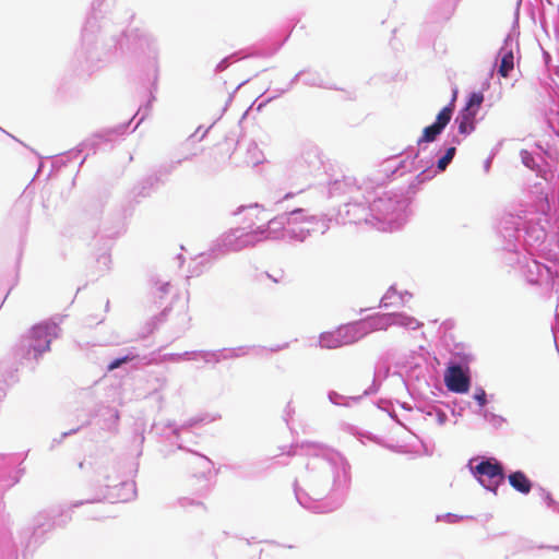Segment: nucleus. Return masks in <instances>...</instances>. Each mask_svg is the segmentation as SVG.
Segmentation results:
<instances>
[{"instance_id":"f257e3e1","label":"nucleus","mask_w":559,"mask_h":559,"mask_svg":"<svg viewBox=\"0 0 559 559\" xmlns=\"http://www.w3.org/2000/svg\"><path fill=\"white\" fill-rule=\"evenodd\" d=\"M309 456L305 472L295 480L298 503L318 514L338 509L350 485V465L340 452L321 443L305 441L295 447V454Z\"/></svg>"},{"instance_id":"f03ea898","label":"nucleus","mask_w":559,"mask_h":559,"mask_svg":"<svg viewBox=\"0 0 559 559\" xmlns=\"http://www.w3.org/2000/svg\"><path fill=\"white\" fill-rule=\"evenodd\" d=\"M114 14L106 17V20H100L99 25L100 28L96 33L98 40L96 44V47L107 46V45H115L111 47L110 55L105 59L99 61L97 64L92 67V64H88L83 57H79V52L81 50V46L75 51V60L79 63V67L86 72H93L95 70H98L102 68L106 62L110 60V58L114 55V51L117 49L118 46H122V38H132L138 48L140 49L141 53L143 55L145 61H144V69L147 75V80H152V85L154 88H156L158 75H159V53H160V46L158 38L148 32L141 31L139 28H132L128 32H121L119 35L117 34H109L108 27L109 22L114 21Z\"/></svg>"},{"instance_id":"7ed1b4c3","label":"nucleus","mask_w":559,"mask_h":559,"mask_svg":"<svg viewBox=\"0 0 559 559\" xmlns=\"http://www.w3.org/2000/svg\"><path fill=\"white\" fill-rule=\"evenodd\" d=\"M94 483L98 489L91 497L73 501L70 504L71 509L105 500L111 503L128 502L135 498V483L132 480H122L120 478L118 464L115 461H96L94 463Z\"/></svg>"},{"instance_id":"20e7f679","label":"nucleus","mask_w":559,"mask_h":559,"mask_svg":"<svg viewBox=\"0 0 559 559\" xmlns=\"http://www.w3.org/2000/svg\"><path fill=\"white\" fill-rule=\"evenodd\" d=\"M56 510H44L35 519L32 530L22 528L15 525L11 516L2 515L0 518V559H17L20 546L37 538L45 532L53 528L55 525H63L66 520L57 521Z\"/></svg>"},{"instance_id":"39448f33","label":"nucleus","mask_w":559,"mask_h":559,"mask_svg":"<svg viewBox=\"0 0 559 559\" xmlns=\"http://www.w3.org/2000/svg\"><path fill=\"white\" fill-rule=\"evenodd\" d=\"M373 181L364 180L358 183L356 178L343 176L335 179L329 186V194L331 198L346 197L347 201L340 210V214L348 223L359 224L365 218L366 209L365 201L369 200V195L373 193Z\"/></svg>"},{"instance_id":"423d86ee","label":"nucleus","mask_w":559,"mask_h":559,"mask_svg":"<svg viewBox=\"0 0 559 559\" xmlns=\"http://www.w3.org/2000/svg\"><path fill=\"white\" fill-rule=\"evenodd\" d=\"M116 3L106 0H93L91 13L87 15L81 32V50L79 57H83L88 64L94 67L99 61L105 60L111 52L114 45L96 47L98 37L97 32L100 28L99 21L106 20L112 15L111 8Z\"/></svg>"},{"instance_id":"0eeeda50","label":"nucleus","mask_w":559,"mask_h":559,"mask_svg":"<svg viewBox=\"0 0 559 559\" xmlns=\"http://www.w3.org/2000/svg\"><path fill=\"white\" fill-rule=\"evenodd\" d=\"M378 189L365 201L366 213L361 222L371 223V218L386 223L391 228L400 227L406 221L408 200L401 193L383 192L378 195Z\"/></svg>"},{"instance_id":"6e6552de","label":"nucleus","mask_w":559,"mask_h":559,"mask_svg":"<svg viewBox=\"0 0 559 559\" xmlns=\"http://www.w3.org/2000/svg\"><path fill=\"white\" fill-rule=\"evenodd\" d=\"M59 332V324L52 320L33 325L28 333L21 336L14 346L15 357L38 361L45 353L50 350L51 342L58 337Z\"/></svg>"},{"instance_id":"1a4fd4ad","label":"nucleus","mask_w":559,"mask_h":559,"mask_svg":"<svg viewBox=\"0 0 559 559\" xmlns=\"http://www.w3.org/2000/svg\"><path fill=\"white\" fill-rule=\"evenodd\" d=\"M322 166L320 148L313 143H305L298 155L289 163L286 169V177L294 185L304 187L311 185V178ZM300 188L299 191H302Z\"/></svg>"},{"instance_id":"9d476101","label":"nucleus","mask_w":559,"mask_h":559,"mask_svg":"<svg viewBox=\"0 0 559 559\" xmlns=\"http://www.w3.org/2000/svg\"><path fill=\"white\" fill-rule=\"evenodd\" d=\"M330 228V219L324 216L307 215L304 209L289 211L286 227L287 242H304L316 234L323 235Z\"/></svg>"},{"instance_id":"9b49d317","label":"nucleus","mask_w":559,"mask_h":559,"mask_svg":"<svg viewBox=\"0 0 559 559\" xmlns=\"http://www.w3.org/2000/svg\"><path fill=\"white\" fill-rule=\"evenodd\" d=\"M471 473L488 491L497 495L498 488L506 479L503 464L493 456H477L468 461Z\"/></svg>"},{"instance_id":"f8f14e48","label":"nucleus","mask_w":559,"mask_h":559,"mask_svg":"<svg viewBox=\"0 0 559 559\" xmlns=\"http://www.w3.org/2000/svg\"><path fill=\"white\" fill-rule=\"evenodd\" d=\"M259 234L254 229L247 230L243 227L233 228L218 237L210 248V255L218 258L229 252H238L252 248L259 243Z\"/></svg>"},{"instance_id":"ddd939ff","label":"nucleus","mask_w":559,"mask_h":559,"mask_svg":"<svg viewBox=\"0 0 559 559\" xmlns=\"http://www.w3.org/2000/svg\"><path fill=\"white\" fill-rule=\"evenodd\" d=\"M453 111L454 98H452V100L438 112L431 124L424 128L421 136L417 140V150H407V156H414V158H417L423 155L427 148V144L436 141L450 123Z\"/></svg>"},{"instance_id":"4468645a","label":"nucleus","mask_w":559,"mask_h":559,"mask_svg":"<svg viewBox=\"0 0 559 559\" xmlns=\"http://www.w3.org/2000/svg\"><path fill=\"white\" fill-rule=\"evenodd\" d=\"M131 121L119 124L115 128L106 129L100 132L93 134L91 138L84 140L79 144V152H86L85 157L81 160L80 165H82L85 158L90 154H96L100 151H110L114 147V143L117 136L123 135L127 133L128 128L131 124Z\"/></svg>"},{"instance_id":"2eb2a0df","label":"nucleus","mask_w":559,"mask_h":559,"mask_svg":"<svg viewBox=\"0 0 559 559\" xmlns=\"http://www.w3.org/2000/svg\"><path fill=\"white\" fill-rule=\"evenodd\" d=\"M416 159L414 156L408 157L407 151L403 155L388 157L380 164L378 175L367 180L373 181V190L380 189L385 179L416 170Z\"/></svg>"},{"instance_id":"dca6fc26","label":"nucleus","mask_w":559,"mask_h":559,"mask_svg":"<svg viewBox=\"0 0 559 559\" xmlns=\"http://www.w3.org/2000/svg\"><path fill=\"white\" fill-rule=\"evenodd\" d=\"M522 227L523 221L520 216L506 214L501 217L497 233L502 240L503 250L512 253L518 252Z\"/></svg>"},{"instance_id":"f3484780","label":"nucleus","mask_w":559,"mask_h":559,"mask_svg":"<svg viewBox=\"0 0 559 559\" xmlns=\"http://www.w3.org/2000/svg\"><path fill=\"white\" fill-rule=\"evenodd\" d=\"M522 0H518L516 10H515V19L513 23V27L510 34L506 37L503 41V46L500 48L499 55L501 57V62L499 67V74L503 78H507L514 67V55L513 48H519L516 28L519 27V9Z\"/></svg>"},{"instance_id":"a211bd4d","label":"nucleus","mask_w":559,"mask_h":559,"mask_svg":"<svg viewBox=\"0 0 559 559\" xmlns=\"http://www.w3.org/2000/svg\"><path fill=\"white\" fill-rule=\"evenodd\" d=\"M451 163L452 159L445 154L439 156L437 160L433 159L431 154L420 155L416 162V170L420 169V173L415 177V181L421 185L431 180L437 174L444 171Z\"/></svg>"},{"instance_id":"6ab92c4d","label":"nucleus","mask_w":559,"mask_h":559,"mask_svg":"<svg viewBox=\"0 0 559 559\" xmlns=\"http://www.w3.org/2000/svg\"><path fill=\"white\" fill-rule=\"evenodd\" d=\"M444 383L453 393H467L471 388V377L466 362L451 361L444 373Z\"/></svg>"},{"instance_id":"aec40b11","label":"nucleus","mask_w":559,"mask_h":559,"mask_svg":"<svg viewBox=\"0 0 559 559\" xmlns=\"http://www.w3.org/2000/svg\"><path fill=\"white\" fill-rule=\"evenodd\" d=\"M289 212H284L267 221L266 225L258 226L254 231L259 234V243L264 240L287 241L286 227Z\"/></svg>"},{"instance_id":"412c9836","label":"nucleus","mask_w":559,"mask_h":559,"mask_svg":"<svg viewBox=\"0 0 559 559\" xmlns=\"http://www.w3.org/2000/svg\"><path fill=\"white\" fill-rule=\"evenodd\" d=\"M21 459L15 454H0V495L14 486L20 480V472L16 467Z\"/></svg>"},{"instance_id":"4be33fe9","label":"nucleus","mask_w":559,"mask_h":559,"mask_svg":"<svg viewBox=\"0 0 559 559\" xmlns=\"http://www.w3.org/2000/svg\"><path fill=\"white\" fill-rule=\"evenodd\" d=\"M537 148L540 153L535 156L533 153L522 150L520 152L522 164L530 168L531 170H534L537 173V175H540V173L544 170V165H547V159L556 160L558 159V151L554 150L550 145L547 144V147L545 148L542 144H537Z\"/></svg>"},{"instance_id":"5701e85b","label":"nucleus","mask_w":559,"mask_h":559,"mask_svg":"<svg viewBox=\"0 0 559 559\" xmlns=\"http://www.w3.org/2000/svg\"><path fill=\"white\" fill-rule=\"evenodd\" d=\"M95 416L97 418L96 424L100 429L110 432H116L118 430L120 415L117 408L108 405H100L97 408Z\"/></svg>"},{"instance_id":"b1692460","label":"nucleus","mask_w":559,"mask_h":559,"mask_svg":"<svg viewBox=\"0 0 559 559\" xmlns=\"http://www.w3.org/2000/svg\"><path fill=\"white\" fill-rule=\"evenodd\" d=\"M183 461L192 474L211 475L213 462L207 456L199 452L187 451Z\"/></svg>"},{"instance_id":"393cba45","label":"nucleus","mask_w":559,"mask_h":559,"mask_svg":"<svg viewBox=\"0 0 559 559\" xmlns=\"http://www.w3.org/2000/svg\"><path fill=\"white\" fill-rule=\"evenodd\" d=\"M186 486L189 493L198 498H206L213 489L211 475L192 474Z\"/></svg>"},{"instance_id":"a878e982","label":"nucleus","mask_w":559,"mask_h":559,"mask_svg":"<svg viewBox=\"0 0 559 559\" xmlns=\"http://www.w3.org/2000/svg\"><path fill=\"white\" fill-rule=\"evenodd\" d=\"M364 320H357L341 325L346 345H352L368 335Z\"/></svg>"},{"instance_id":"bb28decb","label":"nucleus","mask_w":559,"mask_h":559,"mask_svg":"<svg viewBox=\"0 0 559 559\" xmlns=\"http://www.w3.org/2000/svg\"><path fill=\"white\" fill-rule=\"evenodd\" d=\"M219 418H221V416L218 414L204 413V414H199V415H195V416L189 418L188 420L182 423L181 426H176L175 424H171V423H169L167 426L169 428H171L173 435L178 437L180 430L190 429V428H193V427H197L200 425L210 424Z\"/></svg>"},{"instance_id":"cd10ccee","label":"nucleus","mask_w":559,"mask_h":559,"mask_svg":"<svg viewBox=\"0 0 559 559\" xmlns=\"http://www.w3.org/2000/svg\"><path fill=\"white\" fill-rule=\"evenodd\" d=\"M319 345L322 348L335 349L346 346L341 325L333 331L323 332L319 336Z\"/></svg>"},{"instance_id":"c85d7f7f","label":"nucleus","mask_w":559,"mask_h":559,"mask_svg":"<svg viewBox=\"0 0 559 559\" xmlns=\"http://www.w3.org/2000/svg\"><path fill=\"white\" fill-rule=\"evenodd\" d=\"M364 323H366V330L369 334L373 331H382L388 330L390 326H392V316L390 313H376L372 316H369L367 318H364Z\"/></svg>"},{"instance_id":"c756f323","label":"nucleus","mask_w":559,"mask_h":559,"mask_svg":"<svg viewBox=\"0 0 559 559\" xmlns=\"http://www.w3.org/2000/svg\"><path fill=\"white\" fill-rule=\"evenodd\" d=\"M510 486L522 495H527L533 488V481L522 471H514L508 475Z\"/></svg>"},{"instance_id":"7c9ffc66","label":"nucleus","mask_w":559,"mask_h":559,"mask_svg":"<svg viewBox=\"0 0 559 559\" xmlns=\"http://www.w3.org/2000/svg\"><path fill=\"white\" fill-rule=\"evenodd\" d=\"M392 316V326H401L408 330H417L423 323L419 322L416 318L406 314L405 312H391Z\"/></svg>"},{"instance_id":"2f4dec72","label":"nucleus","mask_w":559,"mask_h":559,"mask_svg":"<svg viewBox=\"0 0 559 559\" xmlns=\"http://www.w3.org/2000/svg\"><path fill=\"white\" fill-rule=\"evenodd\" d=\"M17 381L16 369L12 368L8 362H0V391L12 385Z\"/></svg>"},{"instance_id":"473e14b6","label":"nucleus","mask_w":559,"mask_h":559,"mask_svg":"<svg viewBox=\"0 0 559 559\" xmlns=\"http://www.w3.org/2000/svg\"><path fill=\"white\" fill-rule=\"evenodd\" d=\"M222 349H223V359L228 360V359H236V358L245 357L249 354L250 350L264 349V346L243 345V346H238V347H234V348H222Z\"/></svg>"},{"instance_id":"72a5a7b5","label":"nucleus","mask_w":559,"mask_h":559,"mask_svg":"<svg viewBox=\"0 0 559 559\" xmlns=\"http://www.w3.org/2000/svg\"><path fill=\"white\" fill-rule=\"evenodd\" d=\"M400 292L396 290L394 285H391L385 294L382 296L380 300L379 307L382 308H391V307H402V300Z\"/></svg>"},{"instance_id":"f704fd0d","label":"nucleus","mask_w":559,"mask_h":559,"mask_svg":"<svg viewBox=\"0 0 559 559\" xmlns=\"http://www.w3.org/2000/svg\"><path fill=\"white\" fill-rule=\"evenodd\" d=\"M302 83L311 87L332 88L318 71L305 70Z\"/></svg>"},{"instance_id":"c9c22d12","label":"nucleus","mask_w":559,"mask_h":559,"mask_svg":"<svg viewBox=\"0 0 559 559\" xmlns=\"http://www.w3.org/2000/svg\"><path fill=\"white\" fill-rule=\"evenodd\" d=\"M528 275H527V282L530 284H537L539 282V276L543 275V272H549L548 267L545 264H542L537 262L536 260H533L528 265Z\"/></svg>"},{"instance_id":"e433bc0d","label":"nucleus","mask_w":559,"mask_h":559,"mask_svg":"<svg viewBox=\"0 0 559 559\" xmlns=\"http://www.w3.org/2000/svg\"><path fill=\"white\" fill-rule=\"evenodd\" d=\"M251 56H257L255 53H250V55H243L242 56V50H239V51H236V52H233L231 55L225 57L224 59H222L217 66L215 67V72L216 73H219V72H223L225 71L234 61H238L242 58H247V57H251Z\"/></svg>"},{"instance_id":"4c0bfd02","label":"nucleus","mask_w":559,"mask_h":559,"mask_svg":"<svg viewBox=\"0 0 559 559\" xmlns=\"http://www.w3.org/2000/svg\"><path fill=\"white\" fill-rule=\"evenodd\" d=\"M477 415L481 416L489 425L495 429H499L506 423V418L501 415H497L488 409H478Z\"/></svg>"},{"instance_id":"58836bf2","label":"nucleus","mask_w":559,"mask_h":559,"mask_svg":"<svg viewBox=\"0 0 559 559\" xmlns=\"http://www.w3.org/2000/svg\"><path fill=\"white\" fill-rule=\"evenodd\" d=\"M152 287L154 288V295L162 299L165 295L169 293L170 282L163 281L159 277L152 276L150 280Z\"/></svg>"},{"instance_id":"ea45409f","label":"nucleus","mask_w":559,"mask_h":559,"mask_svg":"<svg viewBox=\"0 0 559 559\" xmlns=\"http://www.w3.org/2000/svg\"><path fill=\"white\" fill-rule=\"evenodd\" d=\"M136 358H140V355L138 354L136 349L134 347L130 348L128 353L121 357H117L114 360H111L108 365V370H115L119 367H121L123 364H127L129 361H132Z\"/></svg>"},{"instance_id":"a19ab883","label":"nucleus","mask_w":559,"mask_h":559,"mask_svg":"<svg viewBox=\"0 0 559 559\" xmlns=\"http://www.w3.org/2000/svg\"><path fill=\"white\" fill-rule=\"evenodd\" d=\"M454 126H457V132L461 135H469L476 128V121L467 120L464 117L456 116Z\"/></svg>"},{"instance_id":"79ce46f5","label":"nucleus","mask_w":559,"mask_h":559,"mask_svg":"<svg viewBox=\"0 0 559 559\" xmlns=\"http://www.w3.org/2000/svg\"><path fill=\"white\" fill-rule=\"evenodd\" d=\"M203 499L204 498H198L197 496H192L191 493H189L188 496L180 497L178 499V504L185 509L193 507V508H201L202 510H205Z\"/></svg>"},{"instance_id":"37998d69","label":"nucleus","mask_w":559,"mask_h":559,"mask_svg":"<svg viewBox=\"0 0 559 559\" xmlns=\"http://www.w3.org/2000/svg\"><path fill=\"white\" fill-rule=\"evenodd\" d=\"M461 0H444L441 4V12L438 20L448 21L453 15Z\"/></svg>"},{"instance_id":"c03bdc74","label":"nucleus","mask_w":559,"mask_h":559,"mask_svg":"<svg viewBox=\"0 0 559 559\" xmlns=\"http://www.w3.org/2000/svg\"><path fill=\"white\" fill-rule=\"evenodd\" d=\"M538 493L543 502L546 504L548 509H550L555 513H559V502H557L551 493L543 487H538Z\"/></svg>"},{"instance_id":"a18cd8bd","label":"nucleus","mask_w":559,"mask_h":559,"mask_svg":"<svg viewBox=\"0 0 559 559\" xmlns=\"http://www.w3.org/2000/svg\"><path fill=\"white\" fill-rule=\"evenodd\" d=\"M304 73H305V70L299 71V72H298V73H296V74L294 75V78L288 82V84L286 85V87H284V88H276V90H274V91H273V92H274V95H273V96H271V97H269V98L266 99V102H271L272 99H275V98H277V97L282 96L283 94H285V93L289 92V91L295 86V84L298 82V80H299L300 78H302Z\"/></svg>"},{"instance_id":"49530a36","label":"nucleus","mask_w":559,"mask_h":559,"mask_svg":"<svg viewBox=\"0 0 559 559\" xmlns=\"http://www.w3.org/2000/svg\"><path fill=\"white\" fill-rule=\"evenodd\" d=\"M247 153L248 157L246 158V164L248 165H257L260 163V155L261 152L258 148V145L255 142H250L247 146Z\"/></svg>"},{"instance_id":"de8ad7c7","label":"nucleus","mask_w":559,"mask_h":559,"mask_svg":"<svg viewBox=\"0 0 559 559\" xmlns=\"http://www.w3.org/2000/svg\"><path fill=\"white\" fill-rule=\"evenodd\" d=\"M201 359L205 364H218L223 359V349H216V350H203L201 354Z\"/></svg>"},{"instance_id":"09e8293b","label":"nucleus","mask_w":559,"mask_h":559,"mask_svg":"<svg viewBox=\"0 0 559 559\" xmlns=\"http://www.w3.org/2000/svg\"><path fill=\"white\" fill-rule=\"evenodd\" d=\"M484 102V94L481 92H472L465 103V107L473 108L479 111Z\"/></svg>"},{"instance_id":"8fccbe9b","label":"nucleus","mask_w":559,"mask_h":559,"mask_svg":"<svg viewBox=\"0 0 559 559\" xmlns=\"http://www.w3.org/2000/svg\"><path fill=\"white\" fill-rule=\"evenodd\" d=\"M328 399L334 405H343V406H346V407H348L350 405L349 402L353 401L352 396L350 397H346V396H344V395H342L338 392L333 391V390L329 391Z\"/></svg>"},{"instance_id":"3c124183","label":"nucleus","mask_w":559,"mask_h":559,"mask_svg":"<svg viewBox=\"0 0 559 559\" xmlns=\"http://www.w3.org/2000/svg\"><path fill=\"white\" fill-rule=\"evenodd\" d=\"M380 389V382H378V373H374L373 381L370 386H368L361 395L352 396L353 402L358 403L364 396L376 394Z\"/></svg>"},{"instance_id":"603ef678","label":"nucleus","mask_w":559,"mask_h":559,"mask_svg":"<svg viewBox=\"0 0 559 559\" xmlns=\"http://www.w3.org/2000/svg\"><path fill=\"white\" fill-rule=\"evenodd\" d=\"M473 399L477 402V404L479 405V409H485L484 407L486 406V404L488 403V400H487V393L486 391L481 388V386H478L474 394H473Z\"/></svg>"},{"instance_id":"864d4df0","label":"nucleus","mask_w":559,"mask_h":559,"mask_svg":"<svg viewBox=\"0 0 559 559\" xmlns=\"http://www.w3.org/2000/svg\"><path fill=\"white\" fill-rule=\"evenodd\" d=\"M378 407L384 412L388 413V415L393 419L395 420L396 423H400L399 421V418H397V415L392 406V404L389 402V401H380Z\"/></svg>"},{"instance_id":"5fc2aeb1","label":"nucleus","mask_w":559,"mask_h":559,"mask_svg":"<svg viewBox=\"0 0 559 559\" xmlns=\"http://www.w3.org/2000/svg\"><path fill=\"white\" fill-rule=\"evenodd\" d=\"M477 114H478V110H475L473 108H468V107L464 106L462 109L459 110L456 116L464 117L467 120L476 121Z\"/></svg>"},{"instance_id":"6e6d98bb","label":"nucleus","mask_w":559,"mask_h":559,"mask_svg":"<svg viewBox=\"0 0 559 559\" xmlns=\"http://www.w3.org/2000/svg\"><path fill=\"white\" fill-rule=\"evenodd\" d=\"M433 414L436 415V418H437V421L439 425H444L447 423L448 416L443 411H441L439 408H432L431 411H429L427 413V415H429V416H432Z\"/></svg>"},{"instance_id":"4d7b16f0","label":"nucleus","mask_w":559,"mask_h":559,"mask_svg":"<svg viewBox=\"0 0 559 559\" xmlns=\"http://www.w3.org/2000/svg\"><path fill=\"white\" fill-rule=\"evenodd\" d=\"M162 361H180L186 360V356H183V353H169L165 354L160 358Z\"/></svg>"},{"instance_id":"13d9d810","label":"nucleus","mask_w":559,"mask_h":559,"mask_svg":"<svg viewBox=\"0 0 559 559\" xmlns=\"http://www.w3.org/2000/svg\"><path fill=\"white\" fill-rule=\"evenodd\" d=\"M195 155H197V153H191V154L185 155L182 158H179V159H177L175 162H171L168 165L167 173H170L171 170L176 169L183 160L192 159Z\"/></svg>"},{"instance_id":"bf43d9fd","label":"nucleus","mask_w":559,"mask_h":559,"mask_svg":"<svg viewBox=\"0 0 559 559\" xmlns=\"http://www.w3.org/2000/svg\"><path fill=\"white\" fill-rule=\"evenodd\" d=\"M288 347V343H283V344H277V345H274V346H271V347H264V350H267L270 353H277V352H281L283 349H286ZM254 352L257 354H259L260 352H263V349H254Z\"/></svg>"},{"instance_id":"052dcab7","label":"nucleus","mask_w":559,"mask_h":559,"mask_svg":"<svg viewBox=\"0 0 559 559\" xmlns=\"http://www.w3.org/2000/svg\"><path fill=\"white\" fill-rule=\"evenodd\" d=\"M460 519H462L461 516H459L457 514H454V513H445L443 515H438L437 516V521H447L448 523H456Z\"/></svg>"},{"instance_id":"680f3d73","label":"nucleus","mask_w":559,"mask_h":559,"mask_svg":"<svg viewBox=\"0 0 559 559\" xmlns=\"http://www.w3.org/2000/svg\"><path fill=\"white\" fill-rule=\"evenodd\" d=\"M203 350H188L183 352V356H186V360H198L201 359V354Z\"/></svg>"},{"instance_id":"e2e57ef3","label":"nucleus","mask_w":559,"mask_h":559,"mask_svg":"<svg viewBox=\"0 0 559 559\" xmlns=\"http://www.w3.org/2000/svg\"><path fill=\"white\" fill-rule=\"evenodd\" d=\"M257 209H259L258 203L250 204V205H241L235 212H233V215H239L240 213H242L246 210H257Z\"/></svg>"},{"instance_id":"0e129e2a","label":"nucleus","mask_w":559,"mask_h":559,"mask_svg":"<svg viewBox=\"0 0 559 559\" xmlns=\"http://www.w3.org/2000/svg\"><path fill=\"white\" fill-rule=\"evenodd\" d=\"M82 152H79V146L74 150H71L69 152H67L63 157L66 158L67 162L71 160V159H74L79 156V154H81Z\"/></svg>"},{"instance_id":"69168bd1","label":"nucleus","mask_w":559,"mask_h":559,"mask_svg":"<svg viewBox=\"0 0 559 559\" xmlns=\"http://www.w3.org/2000/svg\"><path fill=\"white\" fill-rule=\"evenodd\" d=\"M155 381H156V385L154 386V390H155V391H156V390H159V389L165 388V386H166V384H167V379H166V377H164V376H162V377H157V378L155 379Z\"/></svg>"},{"instance_id":"338daca9","label":"nucleus","mask_w":559,"mask_h":559,"mask_svg":"<svg viewBox=\"0 0 559 559\" xmlns=\"http://www.w3.org/2000/svg\"><path fill=\"white\" fill-rule=\"evenodd\" d=\"M400 295H401V297H403V299L401 300L402 307L405 306L406 302H408L411 300V298L413 297V295L407 290L400 292Z\"/></svg>"},{"instance_id":"774afa93","label":"nucleus","mask_w":559,"mask_h":559,"mask_svg":"<svg viewBox=\"0 0 559 559\" xmlns=\"http://www.w3.org/2000/svg\"><path fill=\"white\" fill-rule=\"evenodd\" d=\"M448 157H450L452 160L456 154V147L454 145L449 146L445 148L444 153Z\"/></svg>"}]
</instances>
